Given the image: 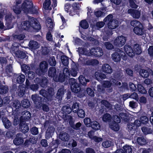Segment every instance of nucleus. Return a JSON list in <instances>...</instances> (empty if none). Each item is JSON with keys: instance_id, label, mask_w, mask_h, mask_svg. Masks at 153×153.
I'll list each match as a JSON object with an SVG mask.
<instances>
[{"instance_id": "20", "label": "nucleus", "mask_w": 153, "mask_h": 153, "mask_svg": "<svg viewBox=\"0 0 153 153\" xmlns=\"http://www.w3.org/2000/svg\"><path fill=\"white\" fill-rule=\"evenodd\" d=\"M31 98L36 107L43 99V98L39 96L36 94L32 95Z\"/></svg>"}, {"instance_id": "33", "label": "nucleus", "mask_w": 153, "mask_h": 153, "mask_svg": "<svg viewBox=\"0 0 153 153\" xmlns=\"http://www.w3.org/2000/svg\"><path fill=\"white\" fill-rule=\"evenodd\" d=\"M16 131L14 130L11 129L8 130L5 134L6 137L8 139H13L15 135Z\"/></svg>"}, {"instance_id": "8", "label": "nucleus", "mask_w": 153, "mask_h": 153, "mask_svg": "<svg viewBox=\"0 0 153 153\" xmlns=\"http://www.w3.org/2000/svg\"><path fill=\"white\" fill-rule=\"evenodd\" d=\"M126 41V38L122 36H119L114 39L113 42L114 45L117 47H120L124 45Z\"/></svg>"}, {"instance_id": "40", "label": "nucleus", "mask_w": 153, "mask_h": 153, "mask_svg": "<svg viewBox=\"0 0 153 153\" xmlns=\"http://www.w3.org/2000/svg\"><path fill=\"white\" fill-rule=\"evenodd\" d=\"M111 119V116L109 113H106L102 116V120L104 122H110Z\"/></svg>"}, {"instance_id": "22", "label": "nucleus", "mask_w": 153, "mask_h": 153, "mask_svg": "<svg viewBox=\"0 0 153 153\" xmlns=\"http://www.w3.org/2000/svg\"><path fill=\"white\" fill-rule=\"evenodd\" d=\"M65 76V75H63L61 73H59L58 75V74L56 77L54 78V81L56 82H59L62 83L64 82L66 79H68Z\"/></svg>"}, {"instance_id": "27", "label": "nucleus", "mask_w": 153, "mask_h": 153, "mask_svg": "<svg viewBox=\"0 0 153 153\" xmlns=\"http://www.w3.org/2000/svg\"><path fill=\"white\" fill-rule=\"evenodd\" d=\"M62 111L63 114L65 115V117H66V115L67 116L68 114L71 113L72 109L69 106L64 105L62 107Z\"/></svg>"}, {"instance_id": "47", "label": "nucleus", "mask_w": 153, "mask_h": 153, "mask_svg": "<svg viewBox=\"0 0 153 153\" xmlns=\"http://www.w3.org/2000/svg\"><path fill=\"white\" fill-rule=\"evenodd\" d=\"M65 120H68L69 124L71 127L73 128L74 125V122L73 120V118L71 115H66Z\"/></svg>"}, {"instance_id": "55", "label": "nucleus", "mask_w": 153, "mask_h": 153, "mask_svg": "<svg viewBox=\"0 0 153 153\" xmlns=\"http://www.w3.org/2000/svg\"><path fill=\"white\" fill-rule=\"evenodd\" d=\"M112 142L110 140H106L102 143V146L104 148H107L111 146L112 145Z\"/></svg>"}, {"instance_id": "49", "label": "nucleus", "mask_w": 153, "mask_h": 153, "mask_svg": "<svg viewBox=\"0 0 153 153\" xmlns=\"http://www.w3.org/2000/svg\"><path fill=\"white\" fill-rule=\"evenodd\" d=\"M76 112L78 116L79 117L82 118L85 117V114L83 109H77Z\"/></svg>"}, {"instance_id": "37", "label": "nucleus", "mask_w": 153, "mask_h": 153, "mask_svg": "<svg viewBox=\"0 0 153 153\" xmlns=\"http://www.w3.org/2000/svg\"><path fill=\"white\" fill-rule=\"evenodd\" d=\"M90 127L95 130H97L100 129V125L99 123L97 121H94L92 122Z\"/></svg>"}, {"instance_id": "56", "label": "nucleus", "mask_w": 153, "mask_h": 153, "mask_svg": "<svg viewBox=\"0 0 153 153\" xmlns=\"http://www.w3.org/2000/svg\"><path fill=\"white\" fill-rule=\"evenodd\" d=\"M102 86L104 88H107L111 87L112 85V83L110 81L105 80L102 82Z\"/></svg>"}, {"instance_id": "2", "label": "nucleus", "mask_w": 153, "mask_h": 153, "mask_svg": "<svg viewBox=\"0 0 153 153\" xmlns=\"http://www.w3.org/2000/svg\"><path fill=\"white\" fill-rule=\"evenodd\" d=\"M79 83L77 82V80L74 78H71L69 79L68 82L70 85L72 91L75 93H78L81 90V85L85 86L87 82L90 81L86 79L85 77L82 75H80L78 77Z\"/></svg>"}, {"instance_id": "28", "label": "nucleus", "mask_w": 153, "mask_h": 153, "mask_svg": "<svg viewBox=\"0 0 153 153\" xmlns=\"http://www.w3.org/2000/svg\"><path fill=\"white\" fill-rule=\"evenodd\" d=\"M99 63L98 61L96 59H87L85 61V66H95Z\"/></svg>"}, {"instance_id": "3", "label": "nucleus", "mask_w": 153, "mask_h": 153, "mask_svg": "<svg viewBox=\"0 0 153 153\" xmlns=\"http://www.w3.org/2000/svg\"><path fill=\"white\" fill-rule=\"evenodd\" d=\"M22 30H28L30 27L36 32H38L41 29V27L39 21L33 17L29 21H24L21 25Z\"/></svg>"}, {"instance_id": "14", "label": "nucleus", "mask_w": 153, "mask_h": 153, "mask_svg": "<svg viewBox=\"0 0 153 153\" xmlns=\"http://www.w3.org/2000/svg\"><path fill=\"white\" fill-rule=\"evenodd\" d=\"M133 31L134 33L138 36H142L144 34V27L142 24L138 27H135L133 29Z\"/></svg>"}, {"instance_id": "53", "label": "nucleus", "mask_w": 153, "mask_h": 153, "mask_svg": "<svg viewBox=\"0 0 153 153\" xmlns=\"http://www.w3.org/2000/svg\"><path fill=\"white\" fill-rule=\"evenodd\" d=\"M21 120H22L20 117L19 118L16 115L14 116V119L13 120V123L14 126H16L19 124Z\"/></svg>"}, {"instance_id": "15", "label": "nucleus", "mask_w": 153, "mask_h": 153, "mask_svg": "<svg viewBox=\"0 0 153 153\" xmlns=\"http://www.w3.org/2000/svg\"><path fill=\"white\" fill-rule=\"evenodd\" d=\"M14 74L13 76V78L15 80L16 79V82L19 84L22 83L25 80V77L24 75L21 74Z\"/></svg>"}, {"instance_id": "13", "label": "nucleus", "mask_w": 153, "mask_h": 153, "mask_svg": "<svg viewBox=\"0 0 153 153\" xmlns=\"http://www.w3.org/2000/svg\"><path fill=\"white\" fill-rule=\"evenodd\" d=\"M55 131V128L53 126H49L45 133V137L48 139L52 137Z\"/></svg>"}, {"instance_id": "41", "label": "nucleus", "mask_w": 153, "mask_h": 153, "mask_svg": "<svg viewBox=\"0 0 153 153\" xmlns=\"http://www.w3.org/2000/svg\"><path fill=\"white\" fill-rule=\"evenodd\" d=\"M80 26L83 29H87L89 27L88 24L85 19L81 20L79 22Z\"/></svg>"}, {"instance_id": "57", "label": "nucleus", "mask_w": 153, "mask_h": 153, "mask_svg": "<svg viewBox=\"0 0 153 153\" xmlns=\"http://www.w3.org/2000/svg\"><path fill=\"white\" fill-rule=\"evenodd\" d=\"M125 153H132V149L131 146H129L126 145L123 147Z\"/></svg>"}, {"instance_id": "64", "label": "nucleus", "mask_w": 153, "mask_h": 153, "mask_svg": "<svg viewBox=\"0 0 153 153\" xmlns=\"http://www.w3.org/2000/svg\"><path fill=\"white\" fill-rule=\"evenodd\" d=\"M104 88L102 85H98L97 87V91L100 94H104L105 91Z\"/></svg>"}, {"instance_id": "46", "label": "nucleus", "mask_w": 153, "mask_h": 153, "mask_svg": "<svg viewBox=\"0 0 153 153\" xmlns=\"http://www.w3.org/2000/svg\"><path fill=\"white\" fill-rule=\"evenodd\" d=\"M9 88L6 85L0 86V94H4L8 92Z\"/></svg>"}, {"instance_id": "10", "label": "nucleus", "mask_w": 153, "mask_h": 153, "mask_svg": "<svg viewBox=\"0 0 153 153\" xmlns=\"http://www.w3.org/2000/svg\"><path fill=\"white\" fill-rule=\"evenodd\" d=\"M19 128L23 133L25 134L27 133L29 130L28 124L25 121L21 120L19 124Z\"/></svg>"}, {"instance_id": "48", "label": "nucleus", "mask_w": 153, "mask_h": 153, "mask_svg": "<svg viewBox=\"0 0 153 153\" xmlns=\"http://www.w3.org/2000/svg\"><path fill=\"white\" fill-rule=\"evenodd\" d=\"M48 61L50 65L51 66H54L56 64V61L54 56L50 57Z\"/></svg>"}, {"instance_id": "24", "label": "nucleus", "mask_w": 153, "mask_h": 153, "mask_svg": "<svg viewBox=\"0 0 153 153\" xmlns=\"http://www.w3.org/2000/svg\"><path fill=\"white\" fill-rule=\"evenodd\" d=\"M28 46L33 51L36 50L39 47L38 42L34 40H30L29 42Z\"/></svg>"}, {"instance_id": "1", "label": "nucleus", "mask_w": 153, "mask_h": 153, "mask_svg": "<svg viewBox=\"0 0 153 153\" xmlns=\"http://www.w3.org/2000/svg\"><path fill=\"white\" fill-rule=\"evenodd\" d=\"M54 93L53 88L51 87L49 88L47 90L44 89L40 90L39 94L44 98L36 107L38 108L42 107L44 111L48 112L50 110L49 107L46 104H49L53 100Z\"/></svg>"}, {"instance_id": "31", "label": "nucleus", "mask_w": 153, "mask_h": 153, "mask_svg": "<svg viewBox=\"0 0 153 153\" xmlns=\"http://www.w3.org/2000/svg\"><path fill=\"white\" fill-rule=\"evenodd\" d=\"M118 123L112 121L110 124V128L114 131H118L120 129V126Z\"/></svg>"}, {"instance_id": "38", "label": "nucleus", "mask_w": 153, "mask_h": 153, "mask_svg": "<svg viewBox=\"0 0 153 153\" xmlns=\"http://www.w3.org/2000/svg\"><path fill=\"white\" fill-rule=\"evenodd\" d=\"M61 59L63 65L65 66H67L69 64V58L67 56L62 55L61 56Z\"/></svg>"}, {"instance_id": "29", "label": "nucleus", "mask_w": 153, "mask_h": 153, "mask_svg": "<svg viewBox=\"0 0 153 153\" xmlns=\"http://www.w3.org/2000/svg\"><path fill=\"white\" fill-rule=\"evenodd\" d=\"M20 44L17 42H14L12 45V46L11 48V51L12 52L15 54V55L19 52V48Z\"/></svg>"}, {"instance_id": "39", "label": "nucleus", "mask_w": 153, "mask_h": 153, "mask_svg": "<svg viewBox=\"0 0 153 153\" xmlns=\"http://www.w3.org/2000/svg\"><path fill=\"white\" fill-rule=\"evenodd\" d=\"M18 95L20 97H23L25 94V88L23 87H19L17 89Z\"/></svg>"}, {"instance_id": "36", "label": "nucleus", "mask_w": 153, "mask_h": 153, "mask_svg": "<svg viewBox=\"0 0 153 153\" xmlns=\"http://www.w3.org/2000/svg\"><path fill=\"white\" fill-rule=\"evenodd\" d=\"M59 137L61 140L65 141V142L69 140V136L68 134L66 132L60 133Z\"/></svg>"}, {"instance_id": "35", "label": "nucleus", "mask_w": 153, "mask_h": 153, "mask_svg": "<svg viewBox=\"0 0 153 153\" xmlns=\"http://www.w3.org/2000/svg\"><path fill=\"white\" fill-rule=\"evenodd\" d=\"M71 7V4L69 3H66L65 5V10L66 12L67 13H69L70 16H73L74 14V12L70 9Z\"/></svg>"}, {"instance_id": "26", "label": "nucleus", "mask_w": 153, "mask_h": 153, "mask_svg": "<svg viewBox=\"0 0 153 153\" xmlns=\"http://www.w3.org/2000/svg\"><path fill=\"white\" fill-rule=\"evenodd\" d=\"M119 115L121 117L122 121L128 123L129 122L130 118L129 114H128L125 113H120Z\"/></svg>"}, {"instance_id": "54", "label": "nucleus", "mask_w": 153, "mask_h": 153, "mask_svg": "<svg viewBox=\"0 0 153 153\" xmlns=\"http://www.w3.org/2000/svg\"><path fill=\"white\" fill-rule=\"evenodd\" d=\"M16 56L19 58L21 59H24L25 58L26 56L25 53L20 50L19 51V52L16 53Z\"/></svg>"}, {"instance_id": "51", "label": "nucleus", "mask_w": 153, "mask_h": 153, "mask_svg": "<svg viewBox=\"0 0 153 153\" xmlns=\"http://www.w3.org/2000/svg\"><path fill=\"white\" fill-rule=\"evenodd\" d=\"M21 103L18 100H15L12 103V106L16 109H19L20 107Z\"/></svg>"}, {"instance_id": "43", "label": "nucleus", "mask_w": 153, "mask_h": 153, "mask_svg": "<svg viewBox=\"0 0 153 153\" xmlns=\"http://www.w3.org/2000/svg\"><path fill=\"white\" fill-rule=\"evenodd\" d=\"M21 69L22 71L25 73L26 75L30 71V66L27 65H23L21 66Z\"/></svg>"}, {"instance_id": "18", "label": "nucleus", "mask_w": 153, "mask_h": 153, "mask_svg": "<svg viewBox=\"0 0 153 153\" xmlns=\"http://www.w3.org/2000/svg\"><path fill=\"white\" fill-rule=\"evenodd\" d=\"M124 49L125 52L129 56L132 57L134 56L133 48L130 45H126L124 47Z\"/></svg>"}, {"instance_id": "61", "label": "nucleus", "mask_w": 153, "mask_h": 153, "mask_svg": "<svg viewBox=\"0 0 153 153\" xmlns=\"http://www.w3.org/2000/svg\"><path fill=\"white\" fill-rule=\"evenodd\" d=\"M41 54L44 56L47 55L49 53V51L46 47H42L41 51Z\"/></svg>"}, {"instance_id": "34", "label": "nucleus", "mask_w": 153, "mask_h": 153, "mask_svg": "<svg viewBox=\"0 0 153 153\" xmlns=\"http://www.w3.org/2000/svg\"><path fill=\"white\" fill-rule=\"evenodd\" d=\"M95 75L96 79L98 81L101 80L103 79H105L106 77V75L105 74L101 72H95Z\"/></svg>"}, {"instance_id": "62", "label": "nucleus", "mask_w": 153, "mask_h": 153, "mask_svg": "<svg viewBox=\"0 0 153 153\" xmlns=\"http://www.w3.org/2000/svg\"><path fill=\"white\" fill-rule=\"evenodd\" d=\"M111 80H110L111 82V81L112 83V84H113L114 85H116L117 86H120L121 85V83L119 82V81L120 80L115 79L114 78H112L111 79Z\"/></svg>"}, {"instance_id": "30", "label": "nucleus", "mask_w": 153, "mask_h": 153, "mask_svg": "<svg viewBox=\"0 0 153 153\" xmlns=\"http://www.w3.org/2000/svg\"><path fill=\"white\" fill-rule=\"evenodd\" d=\"M133 50L134 53V56L135 54H140L142 52L140 46L137 44H136L134 45L133 47Z\"/></svg>"}, {"instance_id": "45", "label": "nucleus", "mask_w": 153, "mask_h": 153, "mask_svg": "<svg viewBox=\"0 0 153 153\" xmlns=\"http://www.w3.org/2000/svg\"><path fill=\"white\" fill-rule=\"evenodd\" d=\"M21 105L24 108H27L29 107L30 103L28 100L24 99L21 102Z\"/></svg>"}, {"instance_id": "19", "label": "nucleus", "mask_w": 153, "mask_h": 153, "mask_svg": "<svg viewBox=\"0 0 153 153\" xmlns=\"http://www.w3.org/2000/svg\"><path fill=\"white\" fill-rule=\"evenodd\" d=\"M1 120L5 128L8 129L12 126V123L6 117H2Z\"/></svg>"}, {"instance_id": "59", "label": "nucleus", "mask_w": 153, "mask_h": 153, "mask_svg": "<svg viewBox=\"0 0 153 153\" xmlns=\"http://www.w3.org/2000/svg\"><path fill=\"white\" fill-rule=\"evenodd\" d=\"M51 0H45L43 4V6L45 10H48L51 4Z\"/></svg>"}, {"instance_id": "44", "label": "nucleus", "mask_w": 153, "mask_h": 153, "mask_svg": "<svg viewBox=\"0 0 153 153\" xmlns=\"http://www.w3.org/2000/svg\"><path fill=\"white\" fill-rule=\"evenodd\" d=\"M137 89L139 93L143 94H146L147 91L142 85L138 84L137 86Z\"/></svg>"}, {"instance_id": "4", "label": "nucleus", "mask_w": 153, "mask_h": 153, "mask_svg": "<svg viewBox=\"0 0 153 153\" xmlns=\"http://www.w3.org/2000/svg\"><path fill=\"white\" fill-rule=\"evenodd\" d=\"M37 7L33 6L32 1L25 0L22 4L21 9L25 13L37 14L38 13Z\"/></svg>"}, {"instance_id": "6", "label": "nucleus", "mask_w": 153, "mask_h": 153, "mask_svg": "<svg viewBox=\"0 0 153 153\" xmlns=\"http://www.w3.org/2000/svg\"><path fill=\"white\" fill-rule=\"evenodd\" d=\"M113 15L112 14H109L103 20L105 22H108L107 23L108 28L111 30L115 29L118 26V21L116 19H113Z\"/></svg>"}, {"instance_id": "7", "label": "nucleus", "mask_w": 153, "mask_h": 153, "mask_svg": "<svg viewBox=\"0 0 153 153\" xmlns=\"http://www.w3.org/2000/svg\"><path fill=\"white\" fill-rule=\"evenodd\" d=\"M111 57L113 60L117 62H120L121 58L124 60L127 59V56L125 52L119 48H118L116 52L111 55Z\"/></svg>"}, {"instance_id": "11", "label": "nucleus", "mask_w": 153, "mask_h": 153, "mask_svg": "<svg viewBox=\"0 0 153 153\" xmlns=\"http://www.w3.org/2000/svg\"><path fill=\"white\" fill-rule=\"evenodd\" d=\"M35 80L38 81V84L40 85L42 87L45 88L47 87L48 83V80L45 77H42L41 79L39 78H36Z\"/></svg>"}, {"instance_id": "50", "label": "nucleus", "mask_w": 153, "mask_h": 153, "mask_svg": "<svg viewBox=\"0 0 153 153\" xmlns=\"http://www.w3.org/2000/svg\"><path fill=\"white\" fill-rule=\"evenodd\" d=\"M137 142L138 144L141 146L146 144V140L143 137H138L137 139Z\"/></svg>"}, {"instance_id": "42", "label": "nucleus", "mask_w": 153, "mask_h": 153, "mask_svg": "<svg viewBox=\"0 0 153 153\" xmlns=\"http://www.w3.org/2000/svg\"><path fill=\"white\" fill-rule=\"evenodd\" d=\"M142 132L145 134H147L152 133V130L150 128L143 126L141 128Z\"/></svg>"}, {"instance_id": "32", "label": "nucleus", "mask_w": 153, "mask_h": 153, "mask_svg": "<svg viewBox=\"0 0 153 153\" xmlns=\"http://www.w3.org/2000/svg\"><path fill=\"white\" fill-rule=\"evenodd\" d=\"M64 89L62 88H60L58 90L56 94V98L59 100H61L62 99L63 96L64 94Z\"/></svg>"}, {"instance_id": "16", "label": "nucleus", "mask_w": 153, "mask_h": 153, "mask_svg": "<svg viewBox=\"0 0 153 153\" xmlns=\"http://www.w3.org/2000/svg\"><path fill=\"white\" fill-rule=\"evenodd\" d=\"M128 12L133 18L138 19L141 15L140 11L137 10L130 9L128 10Z\"/></svg>"}, {"instance_id": "23", "label": "nucleus", "mask_w": 153, "mask_h": 153, "mask_svg": "<svg viewBox=\"0 0 153 153\" xmlns=\"http://www.w3.org/2000/svg\"><path fill=\"white\" fill-rule=\"evenodd\" d=\"M22 115L20 117L22 120L26 122L31 117V113L28 111H25L22 113Z\"/></svg>"}, {"instance_id": "60", "label": "nucleus", "mask_w": 153, "mask_h": 153, "mask_svg": "<svg viewBox=\"0 0 153 153\" xmlns=\"http://www.w3.org/2000/svg\"><path fill=\"white\" fill-rule=\"evenodd\" d=\"M30 131L32 134L36 135L39 133L38 128L35 126L33 127L30 128Z\"/></svg>"}, {"instance_id": "52", "label": "nucleus", "mask_w": 153, "mask_h": 153, "mask_svg": "<svg viewBox=\"0 0 153 153\" xmlns=\"http://www.w3.org/2000/svg\"><path fill=\"white\" fill-rule=\"evenodd\" d=\"M104 44L107 50H111L114 48V45L109 42H105Z\"/></svg>"}, {"instance_id": "25", "label": "nucleus", "mask_w": 153, "mask_h": 153, "mask_svg": "<svg viewBox=\"0 0 153 153\" xmlns=\"http://www.w3.org/2000/svg\"><path fill=\"white\" fill-rule=\"evenodd\" d=\"M60 140L57 138L55 140H54V138H53L52 141L50 143V146L51 149L53 150L57 148L59 145L60 143Z\"/></svg>"}, {"instance_id": "5", "label": "nucleus", "mask_w": 153, "mask_h": 153, "mask_svg": "<svg viewBox=\"0 0 153 153\" xmlns=\"http://www.w3.org/2000/svg\"><path fill=\"white\" fill-rule=\"evenodd\" d=\"M32 68L35 69L36 74L39 76L44 75L47 73L48 70V64L47 62L43 61L41 62L39 67H37L34 65L31 66Z\"/></svg>"}, {"instance_id": "12", "label": "nucleus", "mask_w": 153, "mask_h": 153, "mask_svg": "<svg viewBox=\"0 0 153 153\" xmlns=\"http://www.w3.org/2000/svg\"><path fill=\"white\" fill-rule=\"evenodd\" d=\"M13 143L16 146H20L23 144L24 143V140L21 134L18 133L17 134L15 138L13 140Z\"/></svg>"}, {"instance_id": "9", "label": "nucleus", "mask_w": 153, "mask_h": 153, "mask_svg": "<svg viewBox=\"0 0 153 153\" xmlns=\"http://www.w3.org/2000/svg\"><path fill=\"white\" fill-rule=\"evenodd\" d=\"M90 54L93 56L100 57L103 54V51L101 48L96 47L90 50Z\"/></svg>"}, {"instance_id": "63", "label": "nucleus", "mask_w": 153, "mask_h": 153, "mask_svg": "<svg viewBox=\"0 0 153 153\" xmlns=\"http://www.w3.org/2000/svg\"><path fill=\"white\" fill-rule=\"evenodd\" d=\"M62 74L63 75H65V76L68 79L70 76V72L68 68H64L63 73Z\"/></svg>"}, {"instance_id": "17", "label": "nucleus", "mask_w": 153, "mask_h": 153, "mask_svg": "<svg viewBox=\"0 0 153 153\" xmlns=\"http://www.w3.org/2000/svg\"><path fill=\"white\" fill-rule=\"evenodd\" d=\"M58 74L56 68L55 67H51L49 68L48 71V76L51 78H53L54 81V78L56 77Z\"/></svg>"}, {"instance_id": "21", "label": "nucleus", "mask_w": 153, "mask_h": 153, "mask_svg": "<svg viewBox=\"0 0 153 153\" xmlns=\"http://www.w3.org/2000/svg\"><path fill=\"white\" fill-rule=\"evenodd\" d=\"M102 70L103 72L106 74H110L113 72V70L111 66L107 63L102 65Z\"/></svg>"}, {"instance_id": "58", "label": "nucleus", "mask_w": 153, "mask_h": 153, "mask_svg": "<svg viewBox=\"0 0 153 153\" xmlns=\"http://www.w3.org/2000/svg\"><path fill=\"white\" fill-rule=\"evenodd\" d=\"M140 74L142 77L144 78L148 77L150 74L147 71L144 69L141 70V72Z\"/></svg>"}]
</instances>
